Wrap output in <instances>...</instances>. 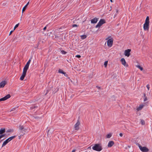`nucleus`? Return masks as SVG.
Wrapping results in <instances>:
<instances>
[{
  "label": "nucleus",
  "instance_id": "33",
  "mask_svg": "<svg viewBox=\"0 0 152 152\" xmlns=\"http://www.w3.org/2000/svg\"><path fill=\"white\" fill-rule=\"evenodd\" d=\"M75 57L77 58H80L81 57V56L80 55H77L75 56Z\"/></svg>",
  "mask_w": 152,
  "mask_h": 152
},
{
  "label": "nucleus",
  "instance_id": "46",
  "mask_svg": "<svg viewBox=\"0 0 152 152\" xmlns=\"http://www.w3.org/2000/svg\"><path fill=\"white\" fill-rule=\"evenodd\" d=\"M116 10L117 12H118V10Z\"/></svg>",
  "mask_w": 152,
  "mask_h": 152
},
{
  "label": "nucleus",
  "instance_id": "10",
  "mask_svg": "<svg viewBox=\"0 0 152 152\" xmlns=\"http://www.w3.org/2000/svg\"><path fill=\"white\" fill-rule=\"evenodd\" d=\"M31 61V60L30 59H29L28 61V62L24 66L23 69L27 70L28 69V68L29 64L30 63Z\"/></svg>",
  "mask_w": 152,
  "mask_h": 152
},
{
  "label": "nucleus",
  "instance_id": "44",
  "mask_svg": "<svg viewBox=\"0 0 152 152\" xmlns=\"http://www.w3.org/2000/svg\"><path fill=\"white\" fill-rule=\"evenodd\" d=\"M28 6L27 4H26L24 6L26 8Z\"/></svg>",
  "mask_w": 152,
  "mask_h": 152
},
{
  "label": "nucleus",
  "instance_id": "21",
  "mask_svg": "<svg viewBox=\"0 0 152 152\" xmlns=\"http://www.w3.org/2000/svg\"><path fill=\"white\" fill-rule=\"evenodd\" d=\"M136 67L139 69L141 71H142L143 70V68L139 65H137L136 66Z\"/></svg>",
  "mask_w": 152,
  "mask_h": 152
},
{
  "label": "nucleus",
  "instance_id": "12",
  "mask_svg": "<svg viewBox=\"0 0 152 152\" xmlns=\"http://www.w3.org/2000/svg\"><path fill=\"white\" fill-rule=\"evenodd\" d=\"M7 82L6 81H2L0 83V88H3L7 84Z\"/></svg>",
  "mask_w": 152,
  "mask_h": 152
},
{
  "label": "nucleus",
  "instance_id": "25",
  "mask_svg": "<svg viewBox=\"0 0 152 152\" xmlns=\"http://www.w3.org/2000/svg\"><path fill=\"white\" fill-rule=\"evenodd\" d=\"M144 102L146 101L147 100V97L146 96L145 94H144Z\"/></svg>",
  "mask_w": 152,
  "mask_h": 152
},
{
  "label": "nucleus",
  "instance_id": "4",
  "mask_svg": "<svg viewBox=\"0 0 152 152\" xmlns=\"http://www.w3.org/2000/svg\"><path fill=\"white\" fill-rule=\"evenodd\" d=\"M27 70L23 69V72L20 78V80H23L26 76Z\"/></svg>",
  "mask_w": 152,
  "mask_h": 152
},
{
  "label": "nucleus",
  "instance_id": "41",
  "mask_svg": "<svg viewBox=\"0 0 152 152\" xmlns=\"http://www.w3.org/2000/svg\"><path fill=\"white\" fill-rule=\"evenodd\" d=\"M114 0H110V1L111 2H113L114 1Z\"/></svg>",
  "mask_w": 152,
  "mask_h": 152
},
{
  "label": "nucleus",
  "instance_id": "40",
  "mask_svg": "<svg viewBox=\"0 0 152 152\" xmlns=\"http://www.w3.org/2000/svg\"><path fill=\"white\" fill-rule=\"evenodd\" d=\"M55 38H58V36H57V35H55Z\"/></svg>",
  "mask_w": 152,
  "mask_h": 152
},
{
  "label": "nucleus",
  "instance_id": "14",
  "mask_svg": "<svg viewBox=\"0 0 152 152\" xmlns=\"http://www.w3.org/2000/svg\"><path fill=\"white\" fill-rule=\"evenodd\" d=\"M114 142L113 141H111L109 142L108 144V147L110 148L114 144Z\"/></svg>",
  "mask_w": 152,
  "mask_h": 152
},
{
  "label": "nucleus",
  "instance_id": "17",
  "mask_svg": "<svg viewBox=\"0 0 152 152\" xmlns=\"http://www.w3.org/2000/svg\"><path fill=\"white\" fill-rule=\"evenodd\" d=\"M16 137L15 136H13L7 139L6 141L8 143L11 140L14 139Z\"/></svg>",
  "mask_w": 152,
  "mask_h": 152
},
{
  "label": "nucleus",
  "instance_id": "6",
  "mask_svg": "<svg viewBox=\"0 0 152 152\" xmlns=\"http://www.w3.org/2000/svg\"><path fill=\"white\" fill-rule=\"evenodd\" d=\"M10 97L11 96L9 94H8L5 96L4 97L0 99V102L1 101H5L7 99H8L9 98H10Z\"/></svg>",
  "mask_w": 152,
  "mask_h": 152
},
{
  "label": "nucleus",
  "instance_id": "26",
  "mask_svg": "<svg viewBox=\"0 0 152 152\" xmlns=\"http://www.w3.org/2000/svg\"><path fill=\"white\" fill-rule=\"evenodd\" d=\"M141 123L142 125H144L145 124V122L143 120H141Z\"/></svg>",
  "mask_w": 152,
  "mask_h": 152
},
{
  "label": "nucleus",
  "instance_id": "30",
  "mask_svg": "<svg viewBox=\"0 0 152 152\" xmlns=\"http://www.w3.org/2000/svg\"><path fill=\"white\" fill-rule=\"evenodd\" d=\"M107 62H108L107 61H105L104 63V65L105 67H106L107 66Z\"/></svg>",
  "mask_w": 152,
  "mask_h": 152
},
{
  "label": "nucleus",
  "instance_id": "5",
  "mask_svg": "<svg viewBox=\"0 0 152 152\" xmlns=\"http://www.w3.org/2000/svg\"><path fill=\"white\" fill-rule=\"evenodd\" d=\"M113 43V39H109L107 41V46L111 47H112Z\"/></svg>",
  "mask_w": 152,
  "mask_h": 152
},
{
  "label": "nucleus",
  "instance_id": "38",
  "mask_svg": "<svg viewBox=\"0 0 152 152\" xmlns=\"http://www.w3.org/2000/svg\"><path fill=\"white\" fill-rule=\"evenodd\" d=\"M15 110V108H13V109H12L11 110V111H13L14 110Z\"/></svg>",
  "mask_w": 152,
  "mask_h": 152
},
{
  "label": "nucleus",
  "instance_id": "19",
  "mask_svg": "<svg viewBox=\"0 0 152 152\" xmlns=\"http://www.w3.org/2000/svg\"><path fill=\"white\" fill-rule=\"evenodd\" d=\"M149 18L148 16H147L145 20V23L144 24H149Z\"/></svg>",
  "mask_w": 152,
  "mask_h": 152
},
{
  "label": "nucleus",
  "instance_id": "39",
  "mask_svg": "<svg viewBox=\"0 0 152 152\" xmlns=\"http://www.w3.org/2000/svg\"><path fill=\"white\" fill-rule=\"evenodd\" d=\"M96 87L99 89H100V87L97 86Z\"/></svg>",
  "mask_w": 152,
  "mask_h": 152
},
{
  "label": "nucleus",
  "instance_id": "20",
  "mask_svg": "<svg viewBox=\"0 0 152 152\" xmlns=\"http://www.w3.org/2000/svg\"><path fill=\"white\" fill-rule=\"evenodd\" d=\"M5 129H0V134H1V135H3L2 134L5 133Z\"/></svg>",
  "mask_w": 152,
  "mask_h": 152
},
{
  "label": "nucleus",
  "instance_id": "47",
  "mask_svg": "<svg viewBox=\"0 0 152 152\" xmlns=\"http://www.w3.org/2000/svg\"><path fill=\"white\" fill-rule=\"evenodd\" d=\"M90 148V147H89L88 148Z\"/></svg>",
  "mask_w": 152,
  "mask_h": 152
},
{
  "label": "nucleus",
  "instance_id": "31",
  "mask_svg": "<svg viewBox=\"0 0 152 152\" xmlns=\"http://www.w3.org/2000/svg\"><path fill=\"white\" fill-rule=\"evenodd\" d=\"M146 87L148 89V90H149V89H150V86L149 85H147V86H146Z\"/></svg>",
  "mask_w": 152,
  "mask_h": 152
},
{
  "label": "nucleus",
  "instance_id": "45",
  "mask_svg": "<svg viewBox=\"0 0 152 152\" xmlns=\"http://www.w3.org/2000/svg\"><path fill=\"white\" fill-rule=\"evenodd\" d=\"M29 4V2H28L26 4H27V5H28Z\"/></svg>",
  "mask_w": 152,
  "mask_h": 152
},
{
  "label": "nucleus",
  "instance_id": "32",
  "mask_svg": "<svg viewBox=\"0 0 152 152\" xmlns=\"http://www.w3.org/2000/svg\"><path fill=\"white\" fill-rule=\"evenodd\" d=\"M25 134V133H23V134H22V135L21 134L20 136H19V139H20L21 138V136H23V135H24Z\"/></svg>",
  "mask_w": 152,
  "mask_h": 152
},
{
  "label": "nucleus",
  "instance_id": "11",
  "mask_svg": "<svg viewBox=\"0 0 152 152\" xmlns=\"http://www.w3.org/2000/svg\"><path fill=\"white\" fill-rule=\"evenodd\" d=\"M19 129L21 131V132L22 133H24L23 132V131H24V132H26V129H24V127L23 126L20 125L19 126Z\"/></svg>",
  "mask_w": 152,
  "mask_h": 152
},
{
  "label": "nucleus",
  "instance_id": "13",
  "mask_svg": "<svg viewBox=\"0 0 152 152\" xmlns=\"http://www.w3.org/2000/svg\"><path fill=\"white\" fill-rule=\"evenodd\" d=\"M98 20V18H94L91 20V23H96Z\"/></svg>",
  "mask_w": 152,
  "mask_h": 152
},
{
  "label": "nucleus",
  "instance_id": "15",
  "mask_svg": "<svg viewBox=\"0 0 152 152\" xmlns=\"http://www.w3.org/2000/svg\"><path fill=\"white\" fill-rule=\"evenodd\" d=\"M144 106V105L142 104H140L138 107H137V110L139 111L141 110Z\"/></svg>",
  "mask_w": 152,
  "mask_h": 152
},
{
  "label": "nucleus",
  "instance_id": "28",
  "mask_svg": "<svg viewBox=\"0 0 152 152\" xmlns=\"http://www.w3.org/2000/svg\"><path fill=\"white\" fill-rule=\"evenodd\" d=\"M61 52L63 54H65L66 53V52H65L63 50H61Z\"/></svg>",
  "mask_w": 152,
  "mask_h": 152
},
{
  "label": "nucleus",
  "instance_id": "2",
  "mask_svg": "<svg viewBox=\"0 0 152 152\" xmlns=\"http://www.w3.org/2000/svg\"><path fill=\"white\" fill-rule=\"evenodd\" d=\"M137 145L140 150L142 152H148L149 151V149L146 147H142L140 144L138 143Z\"/></svg>",
  "mask_w": 152,
  "mask_h": 152
},
{
  "label": "nucleus",
  "instance_id": "16",
  "mask_svg": "<svg viewBox=\"0 0 152 152\" xmlns=\"http://www.w3.org/2000/svg\"><path fill=\"white\" fill-rule=\"evenodd\" d=\"M149 28V24H144L143 26V28L144 30H148Z\"/></svg>",
  "mask_w": 152,
  "mask_h": 152
},
{
  "label": "nucleus",
  "instance_id": "1",
  "mask_svg": "<svg viewBox=\"0 0 152 152\" xmlns=\"http://www.w3.org/2000/svg\"><path fill=\"white\" fill-rule=\"evenodd\" d=\"M92 149L95 151H100L102 150V148L101 145L98 144H95L92 147Z\"/></svg>",
  "mask_w": 152,
  "mask_h": 152
},
{
  "label": "nucleus",
  "instance_id": "18",
  "mask_svg": "<svg viewBox=\"0 0 152 152\" xmlns=\"http://www.w3.org/2000/svg\"><path fill=\"white\" fill-rule=\"evenodd\" d=\"M58 72L60 73H62V74H63L65 76H67V74H66V73L65 72H64L63 70H62L61 69H59L58 70Z\"/></svg>",
  "mask_w": 152,
  "mask_h": 152
},
{
  "label": "nucleus",
  "instance_id": "35",
  "mask_svg": "<svg viewBox=\"0 0 152 152\" xmlns=\"http://www.w3.org/2000/svg\"><path fill=\"white\" fill-rule=\"evenodd\" d=\"M4 135H0V139H1L3 137H4Z\"/></svg>",
  "mask_w": 152,
  "mask_h": 152
},
{
  "label": "nucleus",
  "instance_id": "9",
  "mask_svg": "<svg viewBox=\"0 0 152 152\" xmlns=\"http://www.w3.org/2000/svg\"><path fill=\"white\" fill-rule=\"evenodd\" d=\"M80 124V122L78 121L77 123L75 124L74 126V129L75 130H78L79 128V125Z\"/></svg>",
  "mask_w": 152,
  "mask_h": 152
},
{
  "label": "nucleus",
  "instance_id": "36",
  "mask_svg": "<svg viewBox=\"0 0 152 152\" xmlns=\"http://www.w3.org/2000/svg\"><path fill=\"white\" fill-rule=\"evenodd\" d=\"M14 30H13V31H10V34H9V35H10L12 33V32H13Z\"/></svg>",
  "mask_w": 152,
  "mask_h": 152
},
{
  "label": "nucleus",
  "instance_id": "22",
  "mask_svg": "<svg viewBox=\"0 0 152 152\" xmlns=\"http://www.w3.org/2000/svg\"><path fill=\"white\" fill-rule=\"evenodd\" d=\"M112 133L108 134L106 135V137L107 138H109L111 137L112 136Z\"/></svg>",
  "mask_w": 152,
  "mask_h": 152
},
{
  "label": "nucleus",
  "instance_id": "29",
  "mask_svg": "<svg viewBox=\"0 0 152 152\" xmlns=\"http://www.w3.org/2000/svg\"><path fill=\"white\" fill-rule=\"evenodd\" d=\"M26 8L25 7V6L23 8L22 10V13H23V12L26 9Z\"/></svg>",
  "mask_w": 152,
  "mask_h": 152
},
{
  "label": "nucleus",
  "instance_id": "27",
  "mask_svg": "<svg viewBox=\"0 0 152 152\" xmlns=\"http://www.w3.org/2000/svg\"><path fill=\"white\" fill-rule=\"evenodd\" d=\"M19 23H18L14 27L13 30H14L17 28L19 26Z\"/></svg>",
  "mask_w": 152,
  "mask_h": 152
},
{
  "label": "nucleus",
  "instance_id": "34",
  "mask_svg": "<svg viewBox=\"0 0 152 152\" xmlns=\"http://www.w3.org/2000/svg\"><path fill=\"white\" fill-rule=\"evenodd\" d=\"M77 26H78L76 24H74L72 25L73 27H77Z\"/></svg>",
  "mask_w": 152,
  "mask_h": 152
},
{
  "label": "nucleus",
  "instance_id": "43",
  "mask_svg": "<svg viewBox=\"0 0 152 152\" xmlns=\"http://www.w3.org/2000/svg\"><path fill=\"white\" fill-rule=\"evenodd\" d=\"M75 150H73L72 152H75Z\"/></svg>",
  "mask_w": 152,
  "mask_h": 152
},
{
  "label": "nucleus",
  "instance_id": "23",
  "mask_svg": "<svg viewBox=\"0 0 152 152\" xmlns=\"http://www.w3.org/2000/svg\"><path fill=\"white\" fill-rule=\"evenodd\" d=\"M86 37L87 36L86 35H82L80 36L81 38L82 39H85Z\"/></svg>",
  "mask_w": 152,
  "mask_h": 152
},
{
  "label": "nucleus",
  "instance_id": "7",
  "mask_svg": "<svg viewBox=\"0 0 152 152\" xmlns=\"http://www.w3.org/2000/svg\"><path fill=\"white\" fill-rule=\"evenodd\" d=\"M131 50L130 49H128L125 51L124 52V54L126 56L129 57L130 55V52Z\"/></svg>",
  "mask_w": 152,
  "mask_h": 152
},
{
  "label": "nucleus",
  "instance_id": "42",
  "mask_svg": "<svg viewBox=\"0 0 152 152\" xmlns=\"http://www.w3.org/2000/svg\"><path fill=\"white\" fill-rule=\"evenodd\" d=\"M46 28V27H45L44 28H43V30H45Z\"/></svg>",
  "mask_w": 152,
  "mask_h": 152
},
{
  "label": "nucleus",
  "instance_id": "8",
  "mask_svg": "<svg viewBox=\"0 0 152 152\" xmlns=\"http://www.w3.org/2000/svg\"><path fill=\"white\" fill-rule=\"evenodd\" d=\"M121 61L122 64L124 66L126 67L128 66V65L127 64H126V61L124 58H122L121 60Z\"/></svg>",
  "mask_w": 152,
  "mask_h": 152
},
{
  "label": "nucleus",
  "instance_id": "3",
  "mask_svg": "<svg viewBox=\"0 0 152 152\" xmlns=\"http://www.w3.org/2000/svg\"><path fill=\"white\" fill-rule=\"evenodd\" d=\"M105 23V22L104 19H101L98 22L96 26V28H97L100 27L102 24L104 23Z\"/></svg>",
  "mask_w": 152,
  "mask_h": 152
},
{
  "label": "nucleus",
  "instance_id": "24",
  "mask_svg": "<svg viewBox=\"0 0 152 152\" xmlns=\"http://www.w3.org/2000/svg\"><path fill=\"white\" fill-rule=\"evenodd\" d=\"M7 143H8L7 142L6 140H5L3 142V143L2 145V147H3L4 146H5Z\"/></svg>",
  "mask_w": 152,
  "mask_h": 152
},
{
  "label": "nucleus",
  "instance_id": "37",
  "mask_svg": "<svg viewBox=\"0 0 152 152\" xmlns=\"http://www.w3.org/2000/svg\"><path fill=\"white\" fill-rule=\"evenodd\" d=\"M119 135L121 137L123 136V134L122 133H120L119 134Z\"/></svg>",
  "mask_w": 152,
  "mask_h": 152
}]
</instances>
